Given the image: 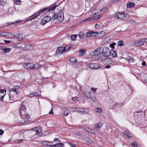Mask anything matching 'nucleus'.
Wrapping results in <instances>:
<instances>
[{"instance_id":"1","label":"nucleus","mask_w":147,"mask_h":147,"mask_svg":"<svg viewBox=\"0 0 147 147\" xmlns=\"http://www.w3.org/2000/svg\"><path fill=\"white\" fill-rule=\"evenodd\" d=\"M89 87H84L83 86L80 87V89L82 93L87 98H90V93L89 90Z\"/></svg>"},{"instance_id":"2","label":"nucleus","mask_w":147,"mask_h":147,"mask_svg":"<svg viewBox=\"0 0 147 147\" xmlns=\"http://www.w3.org/2000/svg\"><path fill=\"white\" fill-rule=\"evenodd\" d=\"M47 9V8H45L40 10L38 12L34 14V15L32 16L30 19V20H32L35 18H37V17L40 14V13L41 12L42 13L44 12Z\"/></svg>"},{"instance_id":"3","label":"nucleus","mask_w":147,"mask_h":147,"mask_svg":"<svg viewBox=\"0 0 147 147\" xmlns=\"http://www.w3.org/2000/svg\"><path fill=\"white\" fill-rule=\"evenodd\" d=\"M101 16V15H100V14H99L97 16H91L85 19L83 21V22H90L93 20H96L99 19Z\"/></svg>"},{"instance_id":"4","label":"nucleus","mask_w":147,"mask_h":147,"mask_svg":"<svg viewBox=\"0 0 147 147\" xmlns=\"http://www.w3.org/2000/svg\"><path fill=\"white\" fill-rule=\"evenodd\" d=\"M23 116H24L22 118H21L22 120L20 123H24L28 122V120L29 118V116L28 114L25 113V114L22 115Z\"/></svg>"},{"instance_id":"5","label":"nucleus","mask_w":147,"mask_h":147,"mask_svg":"<svg viewBox=\"0 0 147 147\" xmlns=\"http://www.w3.org/2000/svg\"><path fill=\"white\" fill-rule=\"evenodd\" d=\"M88 67L89 68L93 70L98 69L101 67L99 65H96L95 63L92 62L89 63Z\"/></svg>"},{"instance_id":"6","label":"nucleus","mask_w":147,"mask_h":147,"mask_svg":"<svg viewBox=\"0 0 147 147\" xmlns=\"http://www.w3.org/2000/svg\"><path fill=\"white\" fill-rule=\"evenodd\" d=\"M69 60L74 66L76 67H78L77 61L75 57H71Z\"/></svg>"},{"instance_id":"7","label":"nucleus","mask_w":147,"mask_h":147,"mask_svg":"<svg viewBox=\"0 0 147 147\" xmlns=\"http://www.w3.org/2000/svg\"><path fill=\"white\" fill-rule=\"evenodd\" d=\"M51 20V18L50 17L47 16H45L41 19V24L42 25H44Z\"/></svg>"},{"instance_id":"8","label":"nucleus","mask_w":147,"mask_h":147,"mask_svg":"<svg viewBox=\"0 0 147 147\" xmlns=\"http://www.w3.org/2000/svg\"><path fill=\"white\" fill-rule=\"evenodd\" d=\"M102 9L98 8H97L95 9H94L92 11L93 15H94V16H97L99 14H99L100 12L102 11Z\"/></svg>"},{"instance_id":"9","label":"nucleus","mask_w":147,"mask_h":147,"mask_svg":"<svg viewBox=\"0 0 147 147\" xmlns=\"http://www.w3.org/2000/svg\"><path fill=\"white\" fill-rule=\"evenodd\" d=\"M143 45V41L142 39H140L134 42V45L136 47L141 46Z\"/></svg>"},{"instance_id":"10","label":"nucleus","mask_w":147,"mask_h":147,"mask_svg":"<svg viewBox=\"0 0 147 147\" xmlns=\"http://www.w3.org/2000/svg\"><path fill=\"white\" fill-rule=\"evenodd\" d=\"M57 19L59 22H61L64 19L63 13L62 11L59 12L58 13V16Z\"/></svg>"},{"instance_id":"11","label":"nucleus","mask_w":147,"mask_h":147,"mask_svg":"<svg viewBox=\"0 0 147 147\" xmlns=\"http://www.w3.org/2000/svg\"><path fill=\"white\" fill-rule=\"evenodd\" d=\"M25 107L23 105H22L20 107V113L21 118H22L24 116H22V115L25 114L26 111Z\"/></svg>"},{"instance_id":"12","label":"nucleus","mask_w":147,"mask_h":147,"mask_svg":"<svg viewBox=\"0 0 147 147\" xmlns=\"http://www.w3.org/2000/svg\"><path fill=\"white\" fill-rule=\"evenodd\" d=\"M23 66L26 69L32 70V67L33 66V64L32 63H25Z\"/></svg>"},{"instance_id":"13","label":"nucleus","mask_w":147,"mask_h":147,"mask_svg":"<svg viewBox=\"0 0 147 147\" xmlns=\"http://www.w3.org/2000/svg\"><path fill=\"white\" fill-rule=\"evenodd\" d=\"M102 53L103 54V55H109V54L110 52L109 49H108L107 47H104L102 48Z\"/></svg>"},{"instance_id":"14","label":"nucleus","mask_w":147,"mask_h":147,"mask_svg":"<svg viewBox=\"0 0 147 147\" xmlns=\"http://www.w3.org/2000/svg\"><path fill=\"white\" fill-rule=\"evenodd\" d=\"M129 15L127 14L123 13L122 16H120V19H122L124 20H127L129 18Z\"/></svg>"},{"instance_id":"15","label":"nucleus","mask_w":147,"mask_h":147,"mask_svg":"<svg viewBox=\"0 0 147 147\" xmlns=\"http://www.w3.org/2000/svg\"><path fill=\"white\" fill-rule=\"evenodd\" d=\"M112 61L111 59L109 57V55H107V59H106L105 61H104L103 64H108L111 63Z\"/></svg>"},{"instance_id":"16","label":"nucleus","mask_w":147,"mask_h":147,"mask_svg":"<svg viewBox=\"0 0 147 147\" xmlns=\"http://www.w3.org/2000/svg\"><path fill=\"white\" fill-rule=\"evenodd\" d=\"M107 55L103 54L99 57V60L103 63L104 61H105L106 59H107Z\"/></svg>"},{"instance_id":"17","label":"nucleus","mask_w":147,"mask_h":147,"mask_svg":"<svg viewBox=\"0 0 147 147\" xmlns=\"http://www.w3.org/2000/svg\"><path fill=\"white\" fill-rule=\"evenodd\" d=\"M31 130L36 131L37 134H39L41 131V128L40 127H35L31 129Z\"/></svg>"},{"instance_id":"18","label":"nucleus","mask_w":147,"mask_h":147,"mask_svg":"<svg viewBox=\"0 0 147 147\" xmlns=\"http://www.w3.org/2000/svg\"><path fill=\"white\" fill-rule=\"evenodd\" d=\"M65 49L64 47H58L56 51V53L57 54L59 53H61L63 52H65L64 51Z\"/></svg>"},{"instance_id":"19","label":"nucleus","mask_w":147,"mask_h":147,"mask_svg":"<svg viewBox=\"0 0 147 147\" xmlns=\"http://www.w3.org/2000/svg\"><path fill=\"white\" fill-rule=\"evenodd\" d=\"M102 52V49L101 47H98V49L95 50L94 53L95 55H100Z\"/></svg>"},{"instance_id":"20","label":"nucleus","mask_w":147,"mask_h":147,"mask_svg":"<svg viewBox=\"0 0 147 147\" xmlns=\"http://www.w3.org/2000/svg\"><path fill=\"white\" fill-rule=\"evenodd\" d=\"M33 66L32 67V70H35L40 69L41 65L40 64H36L35 65L33 64Z\"/></svg>"},{"instance_id":"21","label":"nucleus","mask_w":147,"mask_h":147,"mask_svg":"<svg viewBox=\"0 0 147 147\" xmlns=\"http://www.w3.org/2000/svg\"><path fill=\"white\" fill-rule=\"evenodd\" d=\"M0 49L1 50L3 51L5 53L9 51L11 49L9 48H7L5 47L1 46L0 47Z\"/></svg>"},{"instance_id":"22","label":"nucleus","mask_w":147,"mask_h":147,"mask_svg":"<svg viewBox=\"0 0 147 147\" xmlns=\"http://www.w3.org/2000/svg\"><path fill=\"white\" fill-rule=\"evenodd\" d=\"M123 134L125 135H127L128 138H129L132 136V133L131 132H130L128 130L125 131L123 133Z\"/></svg>"},{"instance_id":"23","label":"nucleus","mask_w":147,"mask_h":147,"mask_svg":"<svg viewBox=\"0 0 147 147\" xmlns=\"http://www.w3.org/2000/svg\"><path fill=\"white\" fill-rule=\"evenodd\" d=\"M111 56L114 57L117 56V53L116 51L114 50H112L110 51L109 53Z\"/></svg>"},{"instance_id":"24","label":"nucleus","mask_w":147,"mask_h":147,"mask_svg":"<svg viewBox=\"0 0 147 147\" xmlns=\"http://www.w3.org/2000/svg\"><path fill=\"white\" fill-rule=\"evenodd\" d=\"M70 107L67 108V110L65 111L63 113V116H67L69 115L70 113V111L69 110L70 109Z\"/></svg>"},{"instance_id":"25","label":"nucleus","mask_w":147,"mask_h":147,"mask_svg":"<svg viewBox=\"0 0 147 147\" xmlns=\"http://www.w3.org/2000/svg\"><path fill=\"white\" fill-rule=\"evenodd\" d=\"M102 124L101 122H99L95 125L94 129L95 130H98L101 127Z\"/></svg>"},{"instance_id":"26","label":"nucleus","mask_w":147,"mask_h":147,"mask_svg":"<svg viewBox=\"0 0 147 147\" xmlns=\"http://www.w3.org/2000/svg\"><path fill=\"white\" fill-rule=\"evenodd\" d=\"M135 5L132 2L128 1L127 4V7L128 8H131L134 7Z\"/></svg>"},{"instance_id":"27","label":"nucleus","mask_w":147,"mask_h":147,"mask_svg":"<svg viewBox=\"0 0 147 147\" xmlns=\"http://www.w3.org/2000/svg\"><path fill=\"white\" fill-rule=\"evenodd\" d=\"M72 47V46L71 45H67L65 47L64 51L65 52L69 51V49L71 48Z\"/></svg>"},{"instance_id":"28","label":"nucleus","mask_w":147,"mask_h":147,"mask_svg":"<svg viewBox=\"0 0 147 147\" xmlns=\"http://www.w3.org/2000/svg\"><path fill=\"white\" fill-rule=\"evenodd\" d=\"M57 7V5H56V3L54 4V5H52L51 6L48 11H50L54 10Z\"/></svg>"},{"instance_id":"29","label":"nucleus","mask_w":147,"mask_h":147,"mask_svg":"<svg viewBox=\"0 0 147 147\" xmlns=\"http://www.w3.org/2000/svg\"><path fill=\"white\" fill-rule=\"evenodd\" d=\"M52 146H54V147H64V146L62 143L59 142L54 144Z\"/></svg>"},{"instance_id":"30","label":"nucleus","mask_w":147,"mask_h":147,"mask_svg":"<svg viewBox=\"0 0 147 147\" xmlns=\"http://www.w3.org/2000/svg\"><path fill=\"white\" fill-rule=\"evenodd\" d=\"M16 38L19 40L21 41L22 40L23 38V37L22 35L20 34H19L16 35Z\"/></svg>"},{"instance_id":"31","label":"nucleus","mask_w":147,"mask_h":147,"mask_svg":"<svg viewBox=\"0 0 147 147\" xmlns=\"http://www.w3.org/2000/svg\"><path fill=\"white\" fill-rule=\"evenodd\" d=\"M123 13L122 12H117L116 13L115 17L118 18L120 19V15L122 16Z\"/></svg>"},{"instance_id":"32","label":"nucleus","mask_w":147,"mask_h":147,"mask_svg":"<svg viewBox=\"0 0 147 147\" xmlns=\"http://www.w3.org/2000/svg\"><path fill=\"white\" fill-rule=\"evenodd\" d=\"M58 16V13H54L52 15V19L53 20L57 19Z\"/></svg>"},{"instance_id":"33","label":"nucleus","mask_w":147,"mask_h":147,"mask_svg":"<svg viewBox=\"0 0 147 147\" xmlns=\"http://www.w3.org/2000/svg\"><path fill=\"white\" fill-rule=\"evenodd\" d=\"M14 3L17 5H20L21 1L20 0H13Z\"/></svg>"},{"instance_id":"34","label":"nucleus","mask_w":147,"mask_h":147,"mask_svg":"<svg viewBox=\"0 0 147 147\" xmlns=\"http://www.w3.org/2000/svg\"><path fill=\"white\" fill-rule=\"evenodd\" d=\"M9 34V33L8 32H5L1 33L0 34L1 36H3L4 37L7 36Z\"/></svg>"},{"instance_id":"35","label":"nucleus","mask_w":147,"mask_h":147,"mask_svg":"<svg viewBox=\"0 0 147 147\" xmlns=\"http://www.w3.org/2000/svg\"><path fill=\"white\" fill-rule=\"evenodd\" d=\"M30 95H32V96H38L39 95V94L36 92H33V93H30Z\"/></svg>"},{"instance_id":"36","label":"nucleus","mask_w":147,"mask_h":147,"mask_svg":"<svg viewBox=\"0 0 147 147\" xmlns=\"http://www.w3.org/2000/svg\"><path fill=\"white\" fill-rule=\"evenodd\" d=\"M19 88L18 86H16L13 87L12 88V91L15 92H16L17 90H18Z\"/></svg>"},{"instance_id":"37","label":"nucleus","mask_w":147,"mask_h":147,"mask_svg":"<svg viewBox=\"0 0 147 147\" xmlns=\"http://www.w3.org/2000/svg\"><path fill=\"white\" fill-rule=\"evenodd\" d=\"M105 34V32L103 31H101L100 32H97V35L98 36L101 37L103 36Z\"/></svg>"},{"instance_id":"38","label":"nucleus","mask_w":147,"mask_h":147,"mask_svg":"<svg viewBox=\"0 0 147 147\" xmlns=\"http://www.w3.org/2000/svg\"><path fill=\"white\" fill-rule=\"evenodd\" d=\"M77 37V34L72 35L71 36V40L73 41L75 40L76 39V38Z\"/></svg>"},{"instance_id":"39","label":"nucleus","mask_w":147,"mask_h":147,"mask_svg":"<svg viewBox=\"0 0 147 147\" xmlns=\"http://www.w3.org/2000/svg\"><path fill=\"white\" fill-rule=\"evenodd\" d=\"M89 98H91L94 102H95L96 101V98L94 96H90V97Z\"/></svg>"},{"instance_id":"40","label":"nucleus","mask_w":147,"mask_h":147,"mask_svg":"<svg viewBox=\"0 0 147 147\" xmlns=\"http://www.w3.org/2000/svg\"><path fill=\"white\" fill-rule=\"evenodd\" d=\"M96 112H98L99 113H101L102 112V110L100 108H97L95 109Z\"/></svg>"},{"instance_id":"41","label":"nucleus","mask_w":147,"mask_h":147,"mask_svg":"<svg viewBox=\"0 0 147 147\" xmlns=\"http://www.w3.org/2000/svg\"><path fill=\"white\" fill-rule=\"evenodd\" d=\"M78 35L79 37L81 38H83L84 36V34L82 32H79L78 34Z\"/></svg>"},{"instance_id":"42","label":"nucleus","mask_w":147,"mask_h":147,"mask_svg":"<svg viewBox=\"0 0 147 147\" xmlns=\"http://www.w3.org/2000/svg\"><path fill=\"white\" fill-rule=\"evenodd\" d=\"M84 110L82 111V113L83 114H86L89 111L88 109H83Z\"/></svg>"},{"instance_id":"43","label":"nucleus","mask_w":147,"mask_h":147,"mask_svg":"<svg viewBox=\"0 0 147 147\" xmlns=\"http://www.w3.org/2000/svg\"><path fill=\"white\" fill-rule=\"evenodd\" d=\"M123 42L122 40H120L118 42V45L119 46H121L123 45Z\"/></svg>"},{"instance_id":"44","label":"nucleus","mask_w":147,"mask_h":147,"mask_svg":"<svg viewBox=\"0 0 147 147\" xmlns=\"http://www.w3.org/2000/svg\"><path fill=\"white\" fill-rule=\"evenodd\" d=\"M86 139V143L88 144H90L91 142V140L89 138H88Z\"/></svg>"},{"instance_id":"45","label":"nucleus","mask_w":147,"mask_h":147,"mask_svg":"<svg viewBox=\"0 0 147 147\" xmlns=\"http://www.w3.org/2000/svg\"><path fill=\"white\" fill-rule=\"evenodd\" d=\"M75 111H79V112H82V111L84 110V109H83V108H78V109H75Z\"/></svg>"},{"instance_id":"46","label":"nucleus","mask_w":147,"mask_h":147,"mask_svg":"<svg viewBox=\"0 0 147 147\" xmlns=\"http://www.w3.org/2000/svg\"><path fill=\"white\" fill-rule=\"evenodd\" d=\"M92 36V33L91 31L88 32L86 33V36L87 37H88L90 36Z\"/></svg>"},{"instance_id":"47","label":"nucleus","mask_w":147,"mask_h":147,"mask_svg":"<svg viewBox=\"0 0 147 147\" xmlns=\"http://www.w3.org/2000/svg\"><path fill=\"white\" fill-rule=\"evenodd\" d=\"M131 145L134 147H137L138 146L136 142L134 141L132 142Z\"/></svg>"},{"instance_id":"48","label":"nucleus","mask_w":147,"mask_h":147,"mask_svg":"<svg viewBox=\"0 0 147 147\" xmlns=\"http://www.w3.org/2000/svg\"><path fill=\"white\" fill-rule=\"evenodd\" d=\"M92 33V36H95L97 35V32H94L93 31H91Z\"/></svg>"},{"instance_id":"49","label":"nucleus","mask_w":147,"mask_h":147,"mask_svg":"<svg viewBox=\"0 0 147 147\" xmlns=\"http://www.w3.org/2000/svg\"><path fill=\"white\" fill-rule=\"evenodd\" d=\"M79 52L81 53V54L82 55H83L85 53V51L83 50V49H80L79 50Z\"/></svg>"},{"instance_id":"50","label":"nucleus","mask_w":147,"mask_h":147,"mask_svg":"<svg viewBox=\"0 0 147 147\" xmlns=\"http://www.w3.org/2000/svg\"><path fill=\"white\" fill-rule=\"evenodd\" d=\"M127 60L129 62H132L134 61V59L132 57H128Z\"/></svg>"},{"instance_id":"51","label":"nucleus","mask_w":147,"mask_h":147,"mask_svg":"<svg viewBox=\"0 0 147 147\" xmlns=\"http://www.w3.org/2000/svg\"><path fill=\"white\" fill-rule=\"evenodd\" d=\"M116 44L115 43L113 42L110 45V47H111L112 49L114 48V45Z\"/></svg>"},{"instance_id":"52","label":"nucleus","mask_w":147,"mask_h":147,"mask_svg":"<svg viewBox=\"0 0 147 147\" xmlns=\"http://www.w3.org/2000/svg\"><path fill=\"white\" fill-rule=\"evenodd\" d=\"M97 89V88L94 89L92 87L91 88V90L92 91H93L94 93H95L96 92V90Z\"/></svg>"},{"instance_id":"53","label":"nucleus","mask_w":147,"mask_h":147,"mask_svg":"<svg viewBox=\"0 0 147 147\" xmlns=\"http://www.w3.org/2000/svg\"><path fill=\"white\" fill-rule=\"evenodd\" d=\"M54 141L55 142H58L59 143L61 141L59 140V138H56L54 139Z\"/></svg>"},{"instance_id":"54","label":"nucleus","mask_w":147,"mask_h":147,"mask_svg":"<svg viewBox=\"0 0 147 147\" xmlns=\"http://www.w3.org/2000/svg\"><path fill=\"white\" fill-rule=\"evenodd\" d=\"M53 142H52L51 143L52 144L51 145V143L50 142H48V143L47 144V146H50L51 147H54V146H52L54 145L53 144Z\"/></svg>"},{"instance_id":"55","label":"nucleus","mask_w":147,"mask_h":147,"mask_svg":"<svg viewBox=\"0 0 147 147\" xmlns=\"http://www.w3.org/2000/svg\"><path fill=\"white\" fill-rule=\"evenodd\" d=\"M48 142L46 141H44L42 142V144L43 145L45 146H47V145Z\"/></svg>"},{"instance_id":"56","label":"nucleus","mask_w":147,"mask_h":147,"mask_svg":"<svg viewBox=\"0 0 147 147\" xmlns=\"http://www.w3.org/2000/svg\"><path fill=\"white\" fill-rule=\"evenodd\" d=\"M53 109H51V111L49 112V114L50 115L53 114Z\"/></svg>"},{"instance_id":"57","label":"nucleus","mask_w":147,"mask_h":147,"mask_svg":"<svg viewBox=\"0 0 147 147\" xmlns=\"http://www.w3.org/2000/svg\"><path fill=\"white\" fill-rule=\"evenodd\" d=\"M22 21H19V20H18V21H16V22H11V24H14V23H18L20 22H21Z\"/></svg>"},{"instance_id":"58","label":"nucleus","mask_w":147,"mask_h":147,"mask_svg":"<svg viewBox=\"0 0 147 147\" xmlns=\"http://www.w3.org/2000/svg\"><path fill=\"white\" fill-rule=\"evenodd\" d=\"M89 133H91L93 134H94L96 133L95 132L93 131L92 129H90V131L89 132Z\"/></svg>"},{"instance_id":"59","label":"nucleus","mask_w":147,"mask_h":147,"mask_svg":"<svg viewBox=\"0 0 147 147\" xmlns=\"http://www.w3.org/2000/svg\"><path fill=\"white\" fill-rule=\"evenodd\" d=\"M99 26H100L98 24H95V28H97V29L99 27Z\"/></svg>"},{"instance_id":"60","label":"nucleus","mask_w":147,"mask_h":147,"mask_svg":"<svg viewBox=\"0 0 147 147\" xmlns=\"http://www.w3.org/2000/svg\"><path fill=\"white\" fill-rule=\"evenodd\" d=\"M4 42L6 44H8L11 42L10 41L7 40H4Z\"/></svg>"},{"instance_id":"61","label":"nucleus","mask_w":147,"mask_h":147,"mask_svg":"<svg viewBox=\"0 0 147 147\" xmlns=\"http://www.w3.org/2000/svg\"><path fill=\"white\" fill-rule=\"evenodd\" d=\"M3 132L4 131H3V130L1 129L0 130V135H1L3 134Z\"/></svg>"},{"instance_id":"62","label":"nucleus","mask_w":147,"mask_h":147,"mask_svg":"<svg viewBox=\"0 0 147 147\" xmlns=\"http://www.w3.org/2000/svg\"><path fill=\"white\" fill-rule=\"evenodd\" d=\"M5 95V94L4 95L1 96V101H3Z\"/></svg>"},{"instance_id":"63","label":"nucleus","mask_w":147,"mask_h":147,"mask_svg":"<svg viewBox=\"0 0 147 147\" xmlns=\"http://www.w3.org/2000/svg\"><path fill=\"white\" fill-rule=\"evenodd\" d=\"M142 65L143 66H145L146 65V62L145 61H144L142 63Z\"/></svg>"},{"instance_id":"64","label":"nucleus","mask_w":147,"mask_h":147,"mask_svg":"<svg viewBox=\"0 0 147 147\" xmlns=\"http://www.w3.org/2000/svg\"><path fill=\"white\" fill-rule=\"evenodd\" d=\"M111 67V66L110 65H107L105 67V68H109Z\"/></svg>"}]
</instances>
